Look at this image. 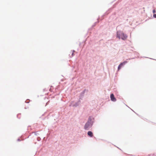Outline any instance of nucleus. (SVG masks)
<instances>
[{
	"mask_svg": "<svg viewBox=\"0 0 156 156\" xmlns=\"http://www.w3.org/2000/svg\"><path fill=\"white\" fill-rule=\"evenodd\" d=\"M127 37V36L122 32H118L117 33V37L119 39L121 38L122 40H125L126 39Z\"/></svg>",
	"mask_w": 156,
	"mask_h": 156,
	"instance_id": "f257e3e1",
	"label": "nucleus"
},
{
	"mask_svg": "<svg viewBox=\"0 0 156 156\" xmlns=\"http://www.w3.org/2000/svg\"><path fill=\"white\" fill-rule=\"evenodd\" d=\"M92 126V124L90 122H87L85 125L84 129H87L88 128L91 127Z\"/></svg>",
	"mask_w": 156,
	"mask_h": 156,
	"instance_id": "f03ea898",
	"label": "nucleus"
},
{
	"mask_svg": "<svg viewBox=\"0 0 156 156\" xmlns=\"http://www.w3.org/2000/svg\"><path fill=\"white\" fill-rule=\"evenodd\" d=\"M127 62V61H125L124 62H123L121 63L118 66V70H119L120 69V68H121L122 66L123 65H124L125 63H126Z\"/></svg>",
	"mask_w": 156,
	"mask_h": 156,
	"instance_id": "7ed1b4c3",
	"label": "nucleus"
},
{
	"mask_svg": "<svg viewBox=\"0 0 156 156\" xmlns=\"http://www.w3.org/2000/svg\"><path fill=\"white\" fill-rule=\"evenodd\" d=\"M110 98L111 100L112 101H115L116 100V99L115 98L114 95L113 94H111Z\"/></svg>",
	"mask_w": 156,
	"mask_h": 156,
	"instance_id": "20e7f679",
	"label": "nucleus"
},
{
	"mask_svg": "<svg viewBox=\"0 0 156 156\" xmlns=\"http://www.w3.org/2000/svg\"><path fill=\"white\" fill-rule=\"evenodd\" d=\"M88 135L90 137H93V133L90 131H88L87 133Z\"/></svg>",
	"mask_w": 156,
	"mask_h": 156,
	"instance_id": "39448f33",
	"label": "nucleus"
},
{
	"mask_svg": "<svg viewBox=\"0 0 156 156\" xmlns=\"http://www.w3.org/2000/svg\"><path fill=\"white\" fill-rule=\"evenodd\" d=\"M74 51H72V56H73L74 55Z\"/></svg>",
	"mask_w": 156,
	"mask_h": 156,
	"instance_id": "423d86ee",
	"label": "nucleus"
},
{
	"mask_svg": "<svg viewBox=\"0 0 156 156\" xmlns=\"http://www.w3.org/2000/svg\"><path fill=\"white\" fill-rule=\"evenodd\" d=\"M153 16L154 17L156 18V14H154L153 15Z\"/></svg>",
	"mask_w": 156,
	"mask_h": 156,
	"instance_id": "0eeeda50",
	"label": "nucleus"
},
{
	"mask_svg": "<svg viewBox=\"0 0 156 156\" xmlns=\"http://www.w3.org/2000/svg\"><path fill=\"white\" fill-rule=\"evenodd\" d=\"M153 13H154L155 12V10H154L153 11Z\"/></svg>",
	"mask_w": 156,
	"mask_h": 156,
	"instance_id": "6e6552de",
	"label": "nucleus"
}]
</instances>
